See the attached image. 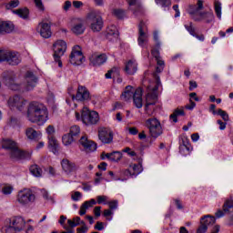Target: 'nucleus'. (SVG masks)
I'll return each instance as SVG.
<instances>
[{
  "label": "nucleus",
  "instance_id": "f257e3e1",
  "mask_svg": "<svg viewBox=\"0 0 233 233\" xmlns=\"http://www.w3.org/2000/svg\"><path fill=\"white\" fill-rule=\"evenodd\" d=\"M27 119L30 123L45 125L48 121V108L45 104L33 101L27 106Z\"/></svg>",
  "mask_w": 233,
  "mask_h": 233
},
{
  "label": "nucleus",
  "instance_id": "f03ea898",
  "mask_svg": "<svg viewBox=\"0 0 233 233\" xmlns=\"http://www.w3.org/2000/svg\"><path fill=\"white\" fill-rule=\"evenodd\" d=\"M203 3V0H198L197 5H190L187 13L197 22L212 23L214 21V13L212 11L201 12L204 8Z\"/></svg>",
  "mask_w": 233,
  "mask_h": 233
},
{
  "label": "nucleus",
  "instance_id": "7ed1b4c3",
  "mask_svg": "<svg viewBox=\"0 0 233 233\" xmlns=\"http://www.w3.org/2000/svg\"><path fill=\"white\" fill-rule=\"evenodd\" d=\"M5 61L12 66H17L21 63V55L14 51L0 50V63Z\"/></svg>",
  "mask_w": 233,
  "mask_h": 233
},
{
  "label": "nucleus",
  "instance_id": "20e7f679",
  "mask_svg": "<svg viewBox=\"0 0 233 233\" xmlns=\"http://www.w3.org/2000/svg\"><path fill=\"white\" fill-rule=\"evenodd\" d=\"M154 79L156 81V86L153 88V91L148 92L146 96V107L145 110L148 114V107L156 105L157 103V90H159V86H161V79L159 76L154 75Z\"/></svg>",
  "mask_w": 233,
  "mask_h": 233
},
{
  "label": "nucleus",
  "instance_id": "39448f33",
  "mask_svg": "<svg viewBox=\"0 0 233 233\" xmlns=\"http://www.w3.org/2000/svg\"><path fill=\"white\" fill-rule=\"evenodd\" d=\"M146 127L148 128L149 134L151 137H154V139H157V137L163 134L161 122H159L156 117L146 120Z\"/></svg>",
  "mask_w": 233,
  "mask_h": 233
},
{
  "label": "nucleus",
  "instance_id": "423d86ee",
  "mask_svg": "<svg viewBox=\"0 0 233 233\" xmlns=\"http://www.w3.org/2000/svg\"><path fill=\"white\" fill-rule=\"evenodd\" d=\"M87 21L90 25L91 30L94 32H101V30H103V17H101L96 12H90L87 15Z\"/></svg>",
  "mask_w": 233,
  "mask_h": 233
},
{
  "label": "nucleus",
  "instance_id": "0eeeda50",
  "mask_svg": "<svg viewBox=\"0 0 233 233\" xmlns=\"http://www.w3.org/2000/svg\"><path fill=\"white\" fill-rule=\"evenodd\" d=\"M81 120L84 125H97L99 122V114L96 111H90L88 107L82 109Z\"/></svg>",
  "mask_w": 233,
  "mask_h": 233
},
{
  "label": "nucleus",
  "instance_id": "6e6552de",
  "mask_svg": "<svg viewBox=\"0 0 233 233\" xmlns=\"http://www.w3.org/2000/svg\"><path fill=\"white\" fill-rule=\"evenodd\" d=\"M54 59L56 63H58V66H63V62H61V56H65L66 52V42L63 40H57L54 45Z\"/></svg>",
  "mask_w": 233,
  "mask_h": 233
},
{
  "label": "nucleus",
  "instance_id": "1a4fd4ad",
  "mask_svg": "<svg viewBox=\"0 0 233 233\" xmlns=\"http://www.w3.org/2000/svg\"><path fill=\"white\" fill-rule=\"evenodd\" d=\"M16 200L20 205H30V203H34L35 201V195L32 189L25 188L18 192Z\"/></svg>",
  "mask_w": 233,
  "mask_h": 233
},
{
  "label": "nucleus",
  "instance_id": "9d476101",
  "mask_svg": "<svg viewBox=\"0 0 233 233\" xmlns=\"http://www.w3.org/2000/svg\"><path fill=\"white\" fill-rule=\"evenodd\" d=\"M84 61H85V56L83 55L81 46H75L69 56V63H71V65L79 66L80 65H83Z\"/></svg>",
  "mask_w": 233,
  "mask_h": 233
},
{
  "label": "nucleus",
  "instance_id": "9b49d317",
  "mask_svg": "<svg viewBox=\"0 0 233 233\" xmlns=\"http://www.w3.org/2000/svg\"><path fill=\"white\" fill-rule=\"evenodd\" d=\"M17 76L14 71L4 72L2 75V81L5 86L11 88V90H17L19 86H17Z\"/></svg>",
  "mask_w": 233,
  "mask_h": 233
},
{
  "label": "nucleus",
  "instance_id": "f8f14e48",
  "mask_svg": "<svg viewBox=\"0 0 233 233\" xmlns=\"http://www.w3.org/2000/svg\"><path fill=\"white\" fill-rule=\"evenodd\" d=\"M7 105L11 109L16 108L21 112L26 106V100L19 96H14L9 97Z\"/></svg>",
  "mask_w": 233,
  "mask_h": 233
},
{
  "label": "nucleus",
  "instance_id": "ddd939ff",
  "mask_svg": "<svg viewBox=\"0 0 233 233\" xmlns=\"http://www.w3.org/2000/svg\"><path fill=\"white\" fill-rule=\"evenodd\" d=\"M137 41L139 46H145V43H148V27H147V24L143 21H140L138 25Z\"/></svg>",
  "mask_w": 233,
  "mask_h": 233
},
{
  "label": "nucleus",
  "instance_id": "4468645a",
  "mask_svg": "<svg viewBox=\"0 0 233 233\" xmlns=\"http://www.w3.org/2000/svg\"><path fill=\"white\" fill-rule=\"evenodd\" d=\"M98 138L104 145H110L114 141V132L106 127L98 129Z\"/></svg>",
  "mask_w": 233,
  "mask_h": 233
},
{
  "label": "nucleus",
  "instance_id": "2eb2a0df",
  "mask_svg": "<svg viewBox=\"0 0 233 233\" xmlns=\"http://www.w3.org/2000/svg\"><path fill=\"white\" fill-rule=\"evenodd\" d=\"M25 89L26 92H30L34 90L35 86H37V76H35V75H34L31 71H27L25 73Z\"/></svg>",
  "mask_w": 233,
  "mask_h": 233
},
{
  "label": "nucleus",
  "instance_id": "dca6fc26",
  "mask_svg": "<svg viewBox=\"0 0 233 233\" xmlns=\"http://www.w3.org/2000/svg\"><path fill=\"white\" fill-rule=\"evenodd\" d=\"M8 224L11 225V227H13L17 232H21V230H25L26 221L25 220V218H23V217L16 216L9 218Z\"/></svg>",
  "mask_w": 233,
  "mask_h": 233
},
{
  "label": "nucleus",
  "instance_id": "f3484780",
  "mask_svg": "<svg viewBox=\"0 0 233 233\" xmlns=\"http://www.w3.org/2000/svg\"><path fill=\"white\" fill-rule=\"evenodd\" d=\"M71 99L74 101H88L90 99V91L83 86H79L77 88L76 95H71Z\"/></svg>",
  "mask_w": 233,
  "mask_h": 233
},
{
  "label": "nucleus",
  "instance_id": "a211bd4d",
  "mask_svg": "<svg viewBox=\"0 0 233 233\" xmlns=\"http://www.w3.org/2000/svg\"><path fill=\"white\" fill-rule=\"evenodd\" d=\"M52 23L51 22H41L38 25V30L40 33V35L44 37V39H49V37H52Z\"/></svg>",
  "mask_w": 233,
  "mask_h": 233
},
{
  "label": "nucleus",
  "instance_id": "6ab92c4d",
  "mask_svg": "<svg viewBox=\"0 0 233 233\" xmlns=\"http://www.w3.org/2000/svg\"><path fill=\"white\" fill-rule=\"evenodd\" d=\"M9 157L13 159V161H21V159H28L30 154L19 149V146H17L16 148L9 152Z\"/></svg>",
  "mask_w": 233,
  "mask_h": 233
},
{
  "label": "nucleus",
  "instance_id": "aec40b11",
  "mask_svg": "<svg viewBox=\"0 0 233 233\" xmlns=\"http://www.w3.org/2000/svg\"><path fill=\"white\" fill-rule=\"evenodd\" d=\"M79 143L81 146H83L86 152H96L97 148L96 143H94V141L88 140V137L85 136L81 137Z\"/></svg>",
  "mask_w": 233,
  "mask_h": 233
},
{
  "label": "nucleus",
  "instance_id": "412c9836",
  "mask_svg": "<svg viewBox=\"0 0 233 233\" xmlns=\"http://www.w3.org/2000/svg\"><path fill=\"white\" fill-rule=\"evenodd\" d=\"M106 59L107 57L105 54H94L89 57L90 64L93 65V66H101V65H105Z\"/></svg>",
  "mask_w": 233,
  "mask_h": 233
},
{
  "label": "nucleus",
  "instance_id": "4be33fe9",
  "mask_svg": "<svg viewBox=\"0 0 233 233\" xmlns=\"http://www.w3.org/2000/svg\"><path fill=\"white\" fill-rule=\"evenodd\" d=\"M159 50H161V46L159 45V43H157L152 47L151 55L153 56V57H155L157 61V66H162L163 68H165V61L161 59V56L159 55Z\"/></svg>",
  "mask_w": 233,
  "mask_h": 233
},
{
  "label": "nucleus",
  "instance_id": "5701e85b",
  "mask_svg": "<svg viewBox=\"0 0 233 233\" xmlns=\"http://www.w3.org/2000/svg\"><path fill=\"white\" fill-rule=\"evenodd\" d=\"M230 208H233V199L229 198L227 199L222 207V210L218 209L215 216L216 218H223V216H225V213H228L230 212Z\"/></svg>",
  "mask_w": 233,
  "mask_h": 233
},
{
  "label": "nucleus",
  "instance_id": "b1692460",
  "mask_svg": "<svg viewBox=\"0 0 233 233\" xmlns=\"http://www.w3.org/2000/svg\"><path fill=\"white\" fill-rule=\"evenodd\" d=\"M25 136L30 141H39L43 137L41 131H37L34 127H27L25 129Z\"/></svg>",
  "mask_w": 233,
  "mask_h": 233
},
{
  "label": "nucleus",
  "instance_id": "393cba45",
  "mask_svg": "<svg viewBox=\"0 0 233 233\" xmlns=\"http://www.w3.org/2000/svg\"><path fill=\"white\" fill-rule=\"evenodd\" d=\"M61 166L66 174H72V172H76V170H77V166H76V163L71 162L68 159H63Z\"/></svg>",
  "mask_w": 233,
  "mask_h": 233
},
{
  "label": "nucleus",
  "instance_id": "a878e982",
  "mask_svg": "<svg viewBox=\"0 0 233 233\" xmlns=\"http://www.w3.org/2000/svg\"><path fill=\"white\" fill-rule=\"evenodd\" d=\"M133 101L137 108H143V90L137 88L133 96Z\"/></svg>",
  "mask_w": 233,
  "mask_h": 233
},
{
  "label": "nucleus",
  "instance_id": "bb28decb",
  "mask_svg": "<svg viewBox=\"0 0 233 233\" xmlns=\"http://www.w3.org/2000/svg\"><path fill=\"white\" fill-rule=\"evenodd\" d=\"M134 94H136V90L132 86H126L124 92L121 94L120 98L122 101L128 102L132 98H134Z\"/></svg>",
  "mask_w": 233,
  "mask_h": 233
},
{
  "label": "nucleus",
  "instance_id": "cd10ccee",
  "mask_svg": "<svg viewBox=\"0 0 233 233\" xmlns=\"http://www.w3.org/2000/svg\"><path fill=\"white\" fill-rule=\"evenodd\" d=\"M124 70L128 76H134L137 72V63L134 60H129L126 63Z\"/></svg>",
  "mask_w": 233,
  "mask_h": 233
},
{
  "label": "nucleus",
  "instance_id": "c85d7f7f",
  "mask_svg": "<svg viewBox=\"0 0 233 233\" xmlns=\"http://www.w3.org/2000/svg\"><path fill=\"white\" fill-rule=\"evenodd\" d=\"M48 148L53 154L59 152V142H57L56 137H48Z\"/></svg>",
  "mask_w": 233,
  "mask_h": 233
},
{
  "label": "nucleus",
  "instance_id": "c756f323",
  "mask_svg": "<svg viewBox=\"0 0 233 233\" xmlns=\"http://www.w3.org/2000/svg\"><path fill=\"white\" fill-rule=\"evenodd\" d=\"M13 14L21 17V19H30V10L27 7H22L15 10H13Z\"/></svg>",
  "mask_w": 233,
  "mask_h": 233
},
{
  "label": "nucleus",
  "instance_id": "7c9ffc66",
  "mask_svg": "<svg viewBox=\"0 0 233 233\" xmlns=\"http://www.w3.org/2000/svg\"><path fill=\"white\" fill-rule=\"evenodd\" d=\"M2 147L5 150L12 152V150L15 149L18 146L17 142L14 141L13 139L5 138L2 141Z\"/></svg>",
  "mask_w": 233,
  "mask_h": 233
},
{
  "label": "nucleus",
  "instance_id": "2f4dec72",
  "mask_svg": "<svg viewBox=\"0 0 233 233\" xmlns=\"http://www.w3.org/2000/svg\"><path fill=\"white\" fill-rule=\"evenodd\" d=\"M96 203L97 202H96V199L94 198L84 202L80 207V216H85V214H86V210H88V208H92V207H94V205H96Z\"/></svg>",
  "mask_w": 233,
  "mask_h": 233
},
{
  "label": "nucleus",
  "instance_id": "473e14b6",
  "mask_svg": "<svg viewBox=\"0 0 233 233\" xmlns=\"http://www.w3.org/2000/svg\"><path fill=\"white\" fill-rule=\"evenodd\" d=\"M14 31V24L11 22H0V34H10Z\"/></svg>",
  "mask_w": 233,
  "mask_h": 233
},
{
  "label": "nucleus",
  "instance_id": "72a5a7b5",
  "mask_svg": "<svg viewBox=\"0 0 233 233\" xmlns=\"http://www.w3.org/2000/svg\"><path fill=\"white\" fill-rule=\"evenodd\" d=\"M200 223H202L204 227H207V228H208V227H212V225L216 224V218L210 215H206L201 218Z\"/></svg>",
  "mask_w": 233,
  "mask_h": 233
},
{
  "label": "nucleus",
  "instance_id": "f704fd0d",
  "mask_svg": "<svg viewBox=\"0 0 233 233\" xmlns=\"http://www.w3.org/2000/svg\"><path fill=\"white\" fill-rule=\"evenodd\" d=\"M106 32L107 33L106 35V37L110 41H114V39H117L119 37V32L117 31V28H116V26L114 25L109 27Z\"/></svg>",
  "mask_w": 233,
  "mask_h": 233
},
{
  "label": "nucleus",
  "instance_id": "c9c22d12",
  "mask_svg": "<svg viewBox=\"0 0 233 233\" xmlns=\"http://www.w3.org/2000/svg\"><path fill=\"white\" fill-rule=\"evenodd\" d=\"M29 170L35 177H41V176H43V169L37 165L31 166Z\"/></svg>",
  "mask_w": 233,
  "mask_h": 233
},
{
  "label": "nucleus",
  "instance_id": "e433bc0d",
  "mask_svg": "<svg viewBox=\"0 0 233 233\" xmlns=\"http://www.w3.org/2000/svg\"><path fill=\"white\" fill-rule=\"evenodd\" d=\"M76 138H75L71 134H66L62 137V143L66 146L68 147L71 143H74Z\"/></svg>",
  "mask_w": 233,
  "mask_h": 233
},
{
  "label": "nucleus",
  "instance_id": "4c0bfd02",
  "mask_svg": "<svg viewBox=\"0 0 233 233\" xmlns=\"http://www.w3.org/2000/svg\"><path fill=\"white\" fill-rule=\"evenodd\" d=\"M177 116H185V110L183 108H177L173 112V114L170 115V119H173V123H177Z\"/></svg>",
  "mask_w": 233,
  "mask_h": 233
},
{
  "label": "nucleus",
  "instance_id": "58836bf2",
  "mask_svg": "<svg viewBox=\"0 0 233 233\" xmlns=\"http://www.w3.org/2000/svg\"><path fill=\"white\" fill-rule=\"evenodd\" d=\"M130 170L132 176H138V174H141L143 172V167L139 164H134L130 166Z\"/></svg>",
  "mask_w": 233,
  "mask_h": 233
},
{
  "label": "nucleus",
  "instance_id": "ea45409f",
  "mask_svg": "<svg viewBox=\"0 0 233 233\" xmlns=\"http://www.w3.org/2000/svg\"><path fill=\"white\" fill-rule=\"evenodd\" d=\"M75 139H77L79 137V134H81V128L79 126H73L69 129V133Z\"/></svg>",
  "mask_w": 233,
  "mask_h": 233
},
{
  "label": "nucleus",
  "instance_id": "a19ab883",
  "mask_svg": "<svg viewBox=\"0 0 233 233\" xmlns=\"http://www.w3.org/2000/svg\"><path fill=\"white\" fill-rule=\"evenodd\" d=\"M72 32L76 35H80L85 32V26H83V24H77L72 28Z\"/></svg>",
  "mask_w": 233,
  "mask_h": 233
},
{
  "label": "nucleus",
  "instance_id": "79ce46f5",
  "mask_svg": "<svg viewBox=\"0 0 233 233\" xmlns=\"http://www.w3.org/2000/svg\"><path fill=\"white\" fill-rule=\"evenodd\" d=\"M130 10L133 11L134 15H141L144 12L141 3L134 5L133 7H130Z\"/></svg>",
  "mask_w": 233,
  "mask_h": 233
},
{
  "label": "nucleus",
  "instance_id": "37998d69",
  "mask_svg": "<svg viewBox=\"0 0 233 233\" xmlns=\"http://www.w3.org/2000/svg\"><path fill=\"white\" fill-rule=\"evenodd\" d=\"M121 157H123L121 152L114 151L111 153L110 161H112L113 163H117V161L121 160Z\"/></svg>",
  "mask_w": 233,
  "mask_h": 233
},
{
  "label": "nucleus",
  "instance_id": "c03bdc74",
  "mask_svg": "<svg viewBox=\"0 0 233 233\" xmlns=\"http://www.w3.org/2000/svg\"><path fill=\"white\" fill-rule=\"evenodd\" d=\"M215 14L218 19H221V3L219 1H215Z\"/></svg>",
  "mask_w": 233,
  "mask_h": 233
},
{
  "label": "nucleus",
  "instance_id": "a18cd8bd",
  "mask_svg": "<svg viewBox=\"0 0 233 233\" xmlns=\"http://www.w3.org/2000/svg\"><path fill=\"white\" fill-rule=\"evenodd\" d=\"M113 14L117 19H123L125 17V10L123 9H114Z\"/></svg>",
  "mask_w": 233,
  "mask_h": 233
},
{
  "label": "nucleus",
  "instance_id": "49530a36",
  "mask_svg": "<svg viewBox=\"0 0 233 233\" xmlns=\"http://www.w3.org/2000/svg\"><path fill=\"white\" fill-rule=\"evenodd\" d=\"M155 3H157V5H160L163 8H167V6H170L172 5L170 0H155Z\"/></svg>",
  "mask_w": 233,
  "mask_h": 233
},
{
  "label": "nucleus",
  "instance_id": "de8ad7c7",
  "mask_svg": "<svg viewBox=\"0 0 233 233\" xmlns=\"http://www.w3.org/2000/svg\"><path fill=\"white\" fill-rule=\"evenodd\" d=\"M185 28L189 32L190 35H196V27L192 25V22L189 23V25H185Z\"/></svg>",
  "mask_w": 233,
  "mask_h": 233
},
{
  "label": "nucleus",
  "instance_id": "09e8293b",
  "mask_svg": "<svg viewBox=\"0 0 233 233\" xmlns=\"http://www.w3.org/2000/svg\"><path fill=\"white\" fill-rule=\"evenodd\" d=\"M2 192L3 194H5V196H8L9 194H12V192H14V187L12 186H5L2 188Z\"/></svg>",
  "mask_w": 233,
  "mask_h": 233
},
{
  "label": "nucleus",
  "instance_id": "8fccbe9b",
  "mask_svg": "<svg viewBox=\"0 0 233 233\" xmlns=\"http://www.w3.org/2000/svg\"><path fill=\"white\" fill-rule=\"evenodd\" d=\"M218 115L220 116L224 121H228V119H229L228 113H227L223 109H218Z\"/></svg>",
  "mask_w": 233,
  "mask_h": 233
},
{
  "label": "nucleus",
  "instance_id": "3c124183",
  "mask_svg": "<svg viewBox=\"0 0 233 233\" xmlns=\"http://www.w3.org/2000/svg\"><path fill=\"white\" fill-rule=\"evenodd\" d=\"M106 199H108V197L106 196H97L96 203H98V205H102V203H104V205H106Z\"/></svg>",
  "mask_w": 233,
  "mask_h": 233
},
{
  "label": "nucleus",
  "instance_id": "603ef678",
  "mask_svg": "<svg viewBox=\"0 0 233 233\" xmlns=\"http://www.w3.org/2000/svg\"><path fill=\"white\" fill-rule=\"evenodd\" d=\"M110 210H116L119 205V202L117 200H112L107 203Z\"/></svg>",
  "mask_w": 233,
  "mask_h": 233
},
{
  "label": "nucleus",
  "instance_id": "864d4df0",
  "mask_svg": "<svg viewBox=\"0 0 233 233\" xmlns=\"http://www.w3.org/2000/svg\"><path fill=\"white\" fill-rule=\"evenodd\" d=\"M183 150H187V152H190L192 150V146H190L188 142L187 143L183 142V145L180 146V152H183Z\"/></svg>",
  "mask_w": 233,
  "mask_h": 233
},
{
  "label": "nucleus",
  "instance_id": "5fc2aeb1",
  "mask_svg": "<svg viewBox=\"0 0 233 233\" xmlns=\"http://www.w3.org/2000/svg\"><path fill=\"white\" fill-rule=\"evenodd\" d=\"M5 233H17L18 231L12 225L5 226L4 228Z\"/></svg>",
  "mask_w": 233,
  "mask_h": 233
},
{
  "label": "nucleus",
  "instance_id": "6e6d98bb",
  "mask_svg": "<svg viewBox=\"0 0 233 233\" xmlns=\"http://www.w3.org/2000/svg\"><path fill=\"white\" fill-rule=\"evenodd\" d=\"M46 134L48 135V137H54V134H56V128L54 126H48L46 127Z\"/></svg>",
  "mask_w": 233,
  "mask_h": 233
},
{
  "label": "nucleus",
  "instance_id": "4d7b16f0",
  "mask_svg": "<svg viewBox=\"0 0 233 233\" xmlns=\"http://www.w3.org/2000/svg\"><path fill=\"white\" fill-rule=\"evenodd\" d=\"M123 152H126V154H127L128 156H130L131 157H136L137 156V154L136 153V151H132V149L130 147H126L123 149Z\"/></svg>",
  "mask_w": 233,
  "mask_h": 233
},
{
  "label": "nucleus",
  "instance_id": "13d9d810",
  "mask_svg": "<svg viewBox=\"0 0 233 233\" xmlns=\"http://www.w3.org/2000/svg\"><path fill=\"white\" fill-rule=\"evenodd\" d=\"M65 221H66V217L64 215H61L58 223L63 227V228H65V230H68V227L65 225Z\"/></svg>",
  "mask_w": 233,
  "mask_h": 233
},
{
  "label": "nucleus",
  "instance_id": "bf43d9fd",
  "mask_svg": "<svg viewBox=\"0 0 233 233\" xmlns=\"http://www.w3.org/2000/svg\"><path fill=\"white\" fill-rule=\"evenodd\" d=\"M82 196L83 195L81 194V192L76 191L73 195H71V198L73 199V201H79Z\"/></svg>",
  "mask_w": 233,
  "mask_h": 233
},
{
  "label": "nucleus",
  "instance_id": "052dcab7",
  "mask_svg": "<svg viewBox=\"0 0 233 233\" xmlns=\"http://www.w3.org/2000/svg\"><path fill=\"white\" fill-rule=\"evenodd\" d=\"M19 0H12L11 2H9L7 6L8 8H17V6H19Z\"/></svg>",
  "mask_w": 233,
  "mask_h": 233
},
{
  "label": "nucleus",
  "instance_id": "680f3d73",
  "mask_svg": "<svg viewBox=\"0 0 233 233\" xmlns=\"http://www.w3.org/2000/svg\"><path fill=\"white\" fill-rule=\"evenodd\" d=\"M35 1V5L36 6V8H38V10H45V5H43V1L41 0H34Z\"/></svg>",
  "mask_w": 233,
  "mask_h": 233
},
{
  "label": "nucleus",
  "instance_id": "e2e57ef3",
  "mask_svg": "<svg viewBox=\"0 0 233 233\" xmlns=\"http://www.w3.org/2000/svg\"><path fill=\"white\" fill-rule=\"evenodd\" d=\"M195 107L196 102L192 101V99H189V105L185 106V108H187V110H194Z\"/></svg>",
  "mask_w": 233,
  "mask_h": 233
},
{
  "label": "nucleus",
  "instance_id": "0e129e2a",
  "mask_svg": "<svg viewBox=\"0 0 233 233\" xmlns=\"http://www.w3.org/2000/svg\"><path fill=\"white\" fill-rule=\"evenodd\" d=\"M207 230H208V228H207V226H204L202 223H200V226H199L198 228L197 229V233H206Z\"/></svg>",
  "mask_w": 233,
  "mask_h": 233
},
{
  "label": "nucleus",
  "instance_id": "69168bd1",
  "mask_svg": "<svg viewBox=\"0 0 233 233\" xmlns=\"http://www.w3.org/2000/svg\"><path fill=\"white\" fill-rule=\"evenodd\" d=\"M120 174H121L122 176H127V177L131 176V177H134V175H132V170H131V169H123V170H120Z\"/></svg>",
  "mask_w": 233,
  "mask_h": 233
},
{
  "label": "nucleus",
  "instance_id": "338daca9",
  "mask_svg": "<svg viewBox=\"0 0 233 233\" xmlns=\"http://www.w3.org/2000/svg\"><path fill=\"white\" fill-rule=\"evenodd\" d=\"M95 230H105V226L103 222L97 221L95 225Z\"/></svg>",
  "mask_w": 233,
  "mask_h": 233
},
{
  "label": "nucleus",
  "instance_id": "774afa93",
  "mask_svg": "<svg viewBox=\"0 0 233 233\" xmlns=\"http://www.w3.org/2000/svg\"><path fill=\"white\" fill-rule=\"evenodd\" d=\"M141 4L139 0H127V5H129L130 8Z\"/></svg>",
  "mask_w": 233,
  "mask_h": 233
}]
</instances>
